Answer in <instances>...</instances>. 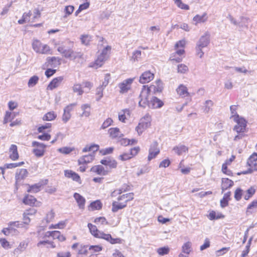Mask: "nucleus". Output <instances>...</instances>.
<instances>
[{"mask_svg":"<svg viewBox=\"0 0 257 257\" xmlns=\"http://www.w3.org/2000/svg\"><path fill=\"white\" fill-rule=\"evenodd\" d=\"M73 42L67 40L61 44H58L57 50L66 58L73 60L77 58H82L83 53L80 52L74 51L73 50Z\"/></svg>","mask_w":257,"mask_h":257,"instance_id":"f257e3e1","label":"nucleus"},{"mask_svg":"<svg viewBox=\"0 0 257 257\" xmlns=\"http://www.w3.org/2000/svg\"><path fill=\"white\" fill-rule=\"evenodd\" d=\"M87 226L91 233L95 237L104 239L111 244L121 242V240L120 238H112L110 234H106L98 230L95 225L90 223H89Z\"/></svg>","mask_w":257,"mask_h":257,"instance_id":"f03ea898","label":"nucleus"},{"mask_svg":"<svg viewBox=\"0 0 257 257\" xmlns=\"http://www.w3.org/2000/svg\"><path fill=\"white\" fill-rule=\"evenodd\" d=\"M150 92L148 91L146 85H144L139 96V105L140 106L145 108L149 107L150 104L149 96Z\"/></svg>","mask_w":257,"mask_h":257,"instance_id":"7ed1b4c3","label":"nucleus"},{"mask_svg":"<svg viewBox=\"0 0 257 257\" xmlns=\"http://www.w3.org/2000/svg\"><path fill=\"white\" fill-rule=\"evenodd\" d=\"M150 125L151 117L149 115H146L140 120L138 125L136 127V130L139 135H140L145 130L148 128Z\"/></svg>","mask_w":257,"mask_h":257,"instance_id":"20e7f679","label":"nucleus"},{"mask_svg":"<svg viewBox=\"0 0 257 257\" xmlns=\"http://www.w3.org/2000/svg\"><path fill=\"white\" fill-rule=\"evenodd\" d=\"M32 146L37 147V148H35L33 150V152L35 156L38 157H40L44 155L45 149L46 148L45 145L36 141H34L32 142Z\"/></svg>","mask_w":257,"mask_h":257,"instance_id":"39448f33","label":"nucleus"},{"mask_svg":"<svg viewBox=\"0 0 257 257\" xmlns=\"http://www.w3.org/2000/svg\"><path fill=\"white\" fill-rule=\"evenodd\" d=\"M28 175V172L25 169L17 170L15 175L16 185L19 186L22 181L25 179Z\"/></svg>","mask_w":257,"mask_h":257,"instance_id":"423d86ee","label":"nucleus"},{"mask_svg":"<svg viewBox=\"0 0 257 257\" xmlns=\"http://www.w3.org/2000/svg\"><path fill=\"white\" fill-rule=\"evenodd\" d=\"M135 78H128L124 80L121 83L118 84L120 88L119 92L124 93L127 92L131 89V84H132Z\"/></svg>","mask_w":257,"mask_h":257,"instance_id":"0eeeda50","label":"nucleus"},{"mask_svg":"<svg viewBox=\"0 0 257 257\" xmlns=\"http://www.w3.org/2000/svg\"><path fill=\"white\" fill-rule=\"evenodd\" d=\"M210 34L208 32H206L202 36L196 43V45L202 48H205L208 46L210 43Z\"/></svg>","mask_w":257,"mask_h":257,"instance_id":"6e6552de","label":"nucleus"},{"mask_svg":"<svg viewBox=\"0 0 257 257\" xmlns=\"http://www.w3.org/2000/svg\"><path fill=\"white\" fill-rule=\"evenodd\" d=\"M158 144L157 142H154L151 145L149 149V154L148 159L150 161L159 153L160 150L158 148Z\"/></svg>","mask_w":257,"mask_h":257,"instance_id":"1a4fd4ad","label":"nucleus"},{"mask_svg":"<svg viewBox=\"0 0 257 257\" xmlns=\"http://www.w3.org/2000/svg\"><path fill=\"white\" fill-rule=\"evenodd\" d=\"M154 74L150 71L144 72L140 76L139 81L142 84L148 83L153 79Z\"/></svg>","mask_w":257,"mask_h":257,"instance_id":"9d476101","label":"nucleus"},{"mask_svg":"<svg viewBox=\"0 0 257 257\" xmlns=\"http://www.w3.org/2000/svg\"><path fill=\"white\" fill-rule=\"evenodd\" d=\"M164 105L163 102L156 97H152L150 100L149 107L151 108H160Z\"/></svg>","mask_w":257,"mask_h":257,"instance_id":"9b49d317","label":"nucleus"},{"mask_svg":"<svg viewBox=\"0 0 257 257\" xmlns=\"http://www.w3.org/2000/svg\"><path fill=\"white\" fill-rule=\"evenodd\" d=\"M147 88L150 92H152L154 93L161 92L163 88V83L161 81L158 80L156 82V85H151Z\"/></svg>","mask_w":257,"mask_h":257,"instance_id":"f8f14e48","label":"nucleus"},{"mask_svg":"<svg viewBox=\"0 0 257 257\" xmlns=\"http://www.w3.org/2000/svg\"><path fill=\"white\" fill-rule=\"evenodd\" d=\"M176 91L177 94L182 98L190 96L187 87L183 84H180L176 89Z\"/></svg>","mask_w":257,"mask_h":257,"instance_id":"ddd939ff","label":"nucleus"},{"mask_svg":"<svg viewBox=\"0 0 257 257\" xmlns=\"http://www.w3.org/2000/svg\"><path fill=\"white\" fill-rule=\"evenodd\" d=\"M23 201L24 204L30 206L35 205L38 206L39 205L38 204V203H37L36 199L34 196L28 194L25 196Z\"/></svg>","mask_w":257,"mask_h":257,"instance_id":"4468645a","label":"nucleus"},{"mask_svg":"<svg viewBox=\"0 0 257 257\" xmlns=\"http://www.w3.org/2000/svg\"><path fill=\"white\" fill-rule=\"evenodd\" d=\"M65 177L68 178H72L73 180L78 182L81 184V179L80 176L75 172L71 170H65L64 172Z\"/></svg>","mask_w":257,"mask_h":257,"instance_id":"2eb2a0df","label":"nucleus"},{"mask_svg":"<svg viewBox=\"0 0 257 257\" xmlns=\"http://www.w3.org/2000/svg\"><path fill=\"white\" fill-rule=\"evenodd\" d=\"M94 158L93 154H89L80 157L78 160L79 165L87 164L92 162Z\"/></svg>","mask_w":257,"mask_h":257,"instance_id":"dca6fc26","label":"nucleus"},{"mask_svg":"<svg viewBox=\"0 0 257 257\" xmlns=\"http://www.w3.org/2000/svg\"><path fill=\"white\" fill-rule=\"evenodd\" d=\"M73 197L76 201L79 208L83 209L85 203V198L77 193H75L73 195Z\"/></svg>","mask_w":257,"mask_h":257,"instance_id":"f3484780","label":"nucleus"},{"mask_svg":"<svg viewBox=\"0 0 257 257\" xmlns=\"http://www.w3.org/2000/svg\"><path fill=\"white\" fill-rule=\"evenodd\" d=\"M10 158L13 161H15L19 158V154L17 150V146L15 145H12L10 150Z\"/></svg>","mask_w":257,"mask_h":257,"instance_id":"a211bd4d","label":"nucleus"},{"mask_svg":"<svg viewBox=\"0 0 257 257\" xmlns=\"http://www.w3.org/2000/svg\"><path fill=\"white\" fill-rule=\"evenodd\" d=\"M208 17L206 13H204L202 15H197L193 19L194 24L197 25L198 23H204L207 20Z\"/></svg>","mask_w":257,"mask_h":257,"instance_id":"6ab92c4d","label":"nucleus"},{"mask_svg":"<svg viewBox=\"0 0 257 257\" xmlns=\"http://www.w3.org/2000/svg\"><path fill=\"white\" fill-rule=\"evenodd\" d=\"M110 137L112 138H119L123 136L122 134L120 132L117 127L109 128L108 131Z\"/></svg>","mask_w":257,"mask_h":257,"instance_id":"aec40b11","label":"nucleus"},{"mask_svg":"<svg viewBox=\"0 0 257 257\" xmlns=\"http://www.w3.org/2000/svg\"><path fill=\"white\" fill-rule=\"evenodd\" d=\"M63 79V78L62 76H60L53 79V80L49 84L48 87L51 90L57 87L60 84Z\"/></svg>","mask_w":257,"mask_h":257,"instance_id":"412c9836","label":"nucleus"},{"mask_svg":"<svg viewBox=\"0 0 257 257\" xmlns=\"http://www.w3.org/2000/svg\"><path fill=\"white\" fill-rule=\"evenodd\" d=\"M90 171L96 173L100 175H106L107 174L106 171L104 170L103 167L101 165H96L92 167L90 169Z\"/></svg>","mask_w":257,"mask_h":257,"instance_id":"4be33fe9","label":"nucleus"},{"mask_svg":"<svg viewBox=\"0 0 257 257\" xmlns=\"http://www.w3.org/2000/svg\"><path fill=\"white\" fill-rule=\"evenodd\" d=\"M134 198V194L133 193H128L125 194H123L119 197H118V201H122L124 204H126V203L133 200Z\"/></svg>","mask_w":257,"mask_h":257,"instance_id":"5701e85b","label":"nucleus"},{"mask_svg":"<svg viewBox=\"0 0 257 257\" xmlns=\"http://www.w3.org/2000/svg\"><path fill=\"white\" fill-rule=\"evenodd\" d=\"M233 184V182L227 178H223L222 180L221 189L222 192L225 190L231 187Z\"/></svg>","mask_w":257,"mask_h":257,"instance_id":"b1692460","label":"nucleus"},{"mask_svg":"<svg viewBox=\"0 0 257 257\" xmlns=\"http://www.w3.org/2000/svg\"><path fill=\"white\" fill-rule=\"evenodd\" d=\"M107 59L104 57V56L99 55L94 63L93 65L91 66L92 67L95 68V69H97L98 68L102 66L103 64L105 61H106Z\"/></svg>","mask_w":257,"mask_h":257,"instance_id":"393cba45","label":"nucleus"},{"mask_svg":"<svg viewBox=\"0 0 257 257\" xmlns=\"http://www.w3.org/2000/svg\"><path fill=\"white\" fill-rule=\"evenodd\" d=\"M28 246V242L26 241L21 242L18 247L14 250V254L19 255L21 252L24 251Z\"/></svg>","mask_w":257,"mask_h":257,"instance_id":"a878e982","label":"nucleus"},{"mask_svg":"<svg viewBox=\"0 0 257 257\" xmlns=\"http://www.w3.org/2000/svg\"><path fill=\"white\" fill-rule=\"evenodd\" d=\"M188 148L185 145H180L174 147L173 151L178 155H181L183 153L187 152Z\"/></svg>","mask_w":257,"mask_h":257,"instance_id":"bb28decb","label":"nucleus"},{"mask_svg":"<svg viewBox=\"0 0 257 257\" xmlns=\"http://www.w3.org/2000/svg\"><path fill=\"white\" fill-rule=\"evenodd\" d=\"M126 206V204H124L122 202L118 203L116 201H114L112 204V211L113 212H117L118 210L124 208Z\"/></svg>","mask_w":257,"mask_h":257,"instance_id":"cd10ccee","label":"nucleus"},{"mask_svg":"<svg viewBox=\"0 0 257 257\" xmlns=\"http://www.w3.org/2000/svg\"><path fill=\"white\" fill-rule=\"evenodd\" d=\"M72 89L73 92L74 93H77L78 95H81L84 93L81 85L79 83L74 84Z\"/></svg>","mask_w":257,"mask_h":257,"instance_id":"c85d7f7f","label":"nucleus"},{"mask_svg":"<svg viewBox=\"0 0 257 257\" xmlns=\"http://www.w3.org/2000/svg\"><path fill=\"white\" fill-rule=\"evenodd\" d=\"M59 60L60 59L58 57H48L47 62L48 63V65L51 67L56 66V65H59L60 64Z\"/></svg>","mask_w":257,"mask_h":257,"instance_id":"c756f323","label":"nucleus"},{"mask_svg":"<svg viewBox=\"0 0 257 257\" xmlns=\"http://www.w3.org/2000/svg\"><path fill=\"white\" fill-rule=\"evenodd\" d=\"M38 246L40 247L41 246H44L47 248H55V245L54 244V243L52 241H40L38 243Z\"/></svg>","mask_w":257,"mask_h":257,"instance_id":"7c9ffc66","label":"nucleus"},{"mask_svg":"<svg viewBox=\"0 0 257 257\" xmlns=\"http://www.w3.org/2000/svg\"><path fill=\"white\" fill-rule=\"evenodd\" d=\"M89 246L88 245H80L78 250H76L78 254L80 255H87V252L89 251Z\"/></svg>","mask_w":257,"mask_h":257,"instance_id":"2f4dec72","label":"nucleus"},{"mask_svg":"<svg viewBox=\"0 0 257 257\" xmlns=\"http://www.w3.org/2000/svg\"><path fill=\"white\" fill-rule=\"evenodd\" d=\"M233 119L235 122H236V125L241 126L242 127H246V121L243 118L239 117L238 115H235Z\"/></svg>","mask_w":257,"mask_h":257,"instance_id":"473e14b6","label":"nucleus"},{"mask_svg":"<svg viewBox=\"0 0 257 257\" xmlns=\"http://www.w3.org/2000/svg\"><path fill=\"white\" fill-rule=\"evenodd\" d=\"M192 243L188 241L185 243L182 246V252L186 254H189L191 251Z\"/></svg>","mask_w":257,"mask_h":257,"instance_id":"72a5a7b5","label":"nucleus"},{"mask_svg":"<svg viewBox=\"0 0 257 257\" xmlns=\"http://www.w3.org/2000/svg\"><path fill=\"white\" fill-rule=\"evenodd\" d=\"M57 116V115L54 113V111H50L47 113L43 117L44 120L51 121L54 120Z\"/></svg>","mask_w":257,"mask_h":257,"instance_id":"f704fd0d","label":"nucleus"},{"mask_svg":"<svg viewBox=\"0 0 257 257\" xmlns=\"http://www.w3.org/2000/svg\"><path fill=\"white\" fill-rule=\"evenodd\" d=\"M89 251L91 253L90 255H94L95 253L102 250V247L99 245H90L89 246Z\"/></svg>","mask_w":257,"mask_h":257,"instance_id":"c9c22d12","label":"nucleus"},{"mask_svg":"<svg viewBox=\"0 0 257 257\" xmlns=\"http://www.w3.org/2000/svg\"><path fill=\"white\" fill-rule=\"evenodd\" d=\"M39 77L38 76H36V75H34L32 77H31L29 81H28V85L29 87H34V86H35L38 81H39Z\"/></svg>","mask_w":257,"mask_h":257,"instance_id":"e433bc0d","label":"nucleus"},{"mask_svg":"<svg viewBox=\"0 0 257 257\" xmlns=\"http://www.w3.org/2000/svg\"><path fill=\"white\" fill-rule=\"evenodd\" d=\"M43 44L41 42L38 40H34L32 43V47L34 50L38 53V51H40V49L42 47Z\"/></svg>","mask_w":257,"mask_h":257,"instance_id":"4c0bfd02","label":"nucleus"},{"mask_svg":"<svg viewBox=\"0 0 257 257\" xmlns=\"http://www.w3.org/2000/svg\"><path fill=\"white\" fill-rule=\"evenodd\" d=\"M208 217L210 220H212L220 218H223L224 217V216L221 214H218L217 215H216L215 212L214 211H212L208 214Z\"/></svg>","mask_w":257,"mask_h":257,"instance_id":"58836bf2","label":"nucleus"},{"mask_svg":"<svg viewBox=\"0 0 257 257\" xmlns=\"http://www.w3.org/2000/svg\"><path fill=\"white\" fill-rule=\"evenodd\" d=\"M41 186V184H35L29 187V188L28 190V192L32 193H37L40 190V188Z\"/></svg>","mask_w":257,"mask_h":257,"instance_id":"ea45409f","label":"nucleus"},{"mask_svg":"<svg viewBox=\"0 0 257 257\" xmlns=\"http://www.w3.org/2000/svg\"><path fill=\"white\" fill-rule=\"evenodd\" d=\"M213 105V102L211 100H207L205 102L204 112L205 113H208L211 109V107Z\"/></svg>","mask_w":257,"mask_h":257,"instance_id":"a19ab883","label":"nucleus"},{"mask_svg":"<svg viewBox=\"0 0 257 257\" xmlns=\"http://www.w3.org/2000/svg\"><path fill=\"white\" fill-rule=\"evenodd\" d=\"M3 233L6 235H9L11 234H15L17 232L16 229L13 228L12 226H10L8 228H5L2 230Z\"/></svg>","mask_w":257,"mask_h":257,"instance_id":"79ce46f5","label":"nucleus"},{"mask_svg":"<svg viewBox=\"0 0 257 257\" xmlns=\"http://www.w3.org/2000/svg\"><path fill=\"white\" fill-rule=\"evenodd\" d=\"M128 187H129V186H124V187H122L120 189L115 190L113 192H112L111 195L112 197H115L117 195L120 194L123 192H124V191H126L129 190L128 188Z\"/></svg>","mask_w":257,"mask_h":257,"instance_id":"37998d69","label":"nucleus"},{"mask_svg":"<svg viewBox=\"0 0 257 257\" xmlns=\"http://www.w3.org/2000/svg\"><path fill=\"white\" fill-rule=\"evenodd\" d=\"M255 190L251 187L246 190V194L244 196V199L246 200H248L255 193Z\"/></svg>","mask_w":257,"mask_h":257,"instance_id":"c03bdc74","label":"nucleus"},{"mask_svg":"<svg viewBox=\"0 0 257 257\" xmlns=\"http://www.w3.org/2000/svg\"><path fill=\"white\" fill-rule=\"evenodd\" d=\"M91 39V37L88 35H83L81 36L80 39L82 44L87 45L89 44Z\"/></svg>","mask_w":257,"mask_h":257,"instance_id":"a18cd8bd","label":"nucleus"},{"mask_svg":"<svg viewBox=\"0 0 257 257\" xmlns=\"http://www.w3.org/2000/svg\"><path fill=\"white\" fill-rule=\"evenodd\" d=\"M38 53L43 54H50V49L49 46L46 44L43 45L40 49V51H38Z\"/></svg>","mask_w":257,"mask_h":257,"instance_id":"49530a36","label":"nucleus"},{"mask_svg":"<svg viewBox=\"0 0 257 257\" xmlns=\"http://www.w3.org/2000/svg\"><path fill=\"white\" fill-rule=\"evenodd\" d=\"M256 160H257V153H254L248 158L247 162V164L250 167L253 165L254 162H255Z\"/></svg>","mask_w":257,"mask_h":257,"instance_id":"de8ad7c7","label":"nucleus"},{"mask_svg":"<svg viewBox=\"0 0 257 257\" xmlns=\"http://www.w3.org/2000/svg\"><path fill=\"white\" fill-rule=\"evenodd\" d=\"M104 87L102 86V85L101 86H99V87H98L96 89V95L97 96H98V97H97L96 98V100L97 101H99L101 97H102L103 96V90L104 89Z\"/></svg>","mask_w":257,"mask_h":257,"instance_id":"09e8293b","label":"nucleus"},{"mask_svg":"<svg viewBox=\"0 0 257 257\" xmlns=\"http://www.w3.org/2000/svg\"><path fill=\"white\" fill-rule=\"evenodd\" d=\"M24 164V162H21L19 163L7 164L5 165V168L7 169L15 168L17 167L21 166Z\"/></svg>","mask_w":257,"mask_h":257,"instance_id":"8fccbe9b","label":"nucleus"},{"mask_svg":"<svg viewBox=\"0 0 257 257\" xmlns=\"http://www.w3.org/2000/svg\"><path fill=\"white\" fill-rule=\"evenodd\" d=\"M170 248L167 246L159 248L157 249V252L160 255H164L169 253Z\"/></svg>","mask_w":257,"mask_h":257,"instance_id":"3c124183","label":"nucleus"},{"mask_svg":"<svg viewBox=\"0 0 257 257\" xmlns=\"http://www.w3.org/2000/svg\"><path fill=\"white\" fill-rule=\"evenodd\" d=\"M90 207L93 210H99L102 207V204L99 201H95L90 204Z\"/></svg>","mask_w":257,"mask_h":257,"instance_id":"603ef678","label":"nucleus"},{"mask_svg":"<svg viewBox=\"0 0 257 257\" xmlns=\"http://www.w3.org/2000/svg\"><path fill=\"white\" fill-rule=\"evenodd\" d=\"M188 71V67L183 64L178 65V72L180 73H185Z\"/></svg>","mask_w":257,"mask_h":257,"instance_id":"864d4df0","label":"nucleus"},{"mask_svg":"<svg viewBox=\"0 0 257 257\" xmlns=\"http://www.w3.org/2000/svg\"><path fill=\"white\" fill-rule=\"evenodd\" d=\"M122 112H119L118 114V119L120 121L122 122H124L126 117L125 116V114H129L130 111L128 109H125L124 110H123Z\"/></svg>","mask_w":257,"mask_h":257,"instance_id":"5fc2aeb1","label":"nucleus"},{"mask_svg":"<svg viewBox=\"0 0 257 257\" xmlns=\"http://www.w3.org/2000/svg\"><path fill=\"white\" fill-rule=\"evenodd\" d=\"M111 50V47L107 46L105 48H104L101 53H100V55L104 56L106 58H108L109 56V52Z\"/></svg>","mask_w":257,"mask_h":257,"instance_id":"6e6d98bb","label":"nucleus"},{"mask_svg":"<svg viewBox=\"0 0 257 257\" xmlns=\"http://www.w3.org/2000/svg\"><path fill=\"white\" fill-rule=\"evenodd\" d=\"M74 149L70 147H63L59 148L58 151L64 154H68L73 151Z\"/></svg>","mask_w":257,"mask_h":257,"instance_id":"4d7b16f0","label":"nucleus"},{"mask_svg":"<svg viewBox=\"0 0 257 257\" xmlns=\"http://www.w3.org/2000/svg\"><path fill=\"white\" fill-rule=\"evenodd\" d=\"M1 245L5 249L11 248L10 243L5 238H0Z\"/></svg>","mask_w":257,"mask_h":257,"instance_id":"13d9d810","label":"nucleus"},{"mask_svg":"<svg viewBox=\"0 0 257 257\" xmlns=\"http://www.w3.org/2000/svg\"><path fill=\"white\" fill-rule=\"evenodd\" d=\"M252 239V237H250L249 238V240L248 241L247 244V245H246V247H245V249L242 251V254H241V256H242L241 257H244L248 253L249 249L250 244L251 243Z\"/></svg>","mask_w":257,"mask_h":257,"instance_id":"bf43d9fd","label":"nucleus"},{"mask_svg":"<svg viewBox=\"0 0 257 257\" xmlns=\"http://www.w3.org/2000/svg\"><path fill=\"white\" fill-rule=\"evenodd\" d=\"M141 51L140 50H136L133 53L132 59L134 60V61H138L141 58Z\"/></svg>","mask_w":257,"mask_h":257,"instance_id":"052dcab7","label":"nucleus"},{"mask_svg":"<svg viewBox=\"0 0 257 257\" xmlns=\"http://www.w3.org/2000/svg\"><path fill=\"white\" fill-rule=\"evenodd\" d=\"M94 222L96 224H98L99 223L101 224H108L107 221H106L105 218H104V217H97L95 219Z\"/></svg>","mask_w":257,"mask_h":257,"instance_id":"680f3d73","label":"nucleus"},{"mask_svg":"<svg viewBox=\"0 0 257 257\" xmlns=\"http://www.w3.org/2000/svg\"><path fill=\"white\" fill-rule=\"evenodd\" d=\"M242 190L240 188H237L234 193V198L236 200L239 201L241 199L242 196Z\"/></svg>","mask_w":257,"mask_h":257,"instance_id":"e2e57ef3","label":"nucleus"},{"mask_svg":"<svg viewBox=\"0 0 257 257\" xmlns=\"http://www.w3.org/2000/svg\"><path fill=\"white\" fill-rule=\"evenodd\" d=\"M71 115L70 113L66 112L64 110L63 114L62 115V120L64 123L67 122L71 118Z\"/></svg>","mask_w":257,"mask_h":257,"instance_id":"0e129e2a","label":"nucleus"},{"mask_svg":"<svg viewBox=\"0 0 257 257\" xmlns=\"http://www.w3.org/2000/svg\"><path fill=\"white\" fill-rule=\"evenodd\" d=\"M119 159L123 161H126V160H127L131 158H132V155H131V154L130 153H124L122 155H120L119 156Z\"/></svg>","mask_w":257,"mask_h":257,"instance_id":"69168bd1","label":"nucleus"},{"mask_svg":"<svg viewBox=\"0 0 257 257\" xmlns=\"http://www.w3.org/2000/svg\"><path fill=\"white\" fill-rule=\"evenodd\" d=\"M113 122L112 119L110 118H108L106 119L103 123L101 128L104 129L108 127L109 125H111L112 122Z\"/></svg>","mask_w":257,"mask_h":257,"instance_id":"338daca9","label":"nucleus"},{"mask_svg":"<svg viewBox=\"0 0 257 257\" xmlns=\"http://www.w3.org/2000/svg\"><path fill=\"white\" fill-rule=\"evenodd\" d=\"M201 47H199L198 46H196V53L197 56H198L199 58H201L203 57L204 55V52L202 51V49Z\"/></svg>","mask_w":257,"mask_h":257,"instance_id":"774afa93","label":"nucleus"}]
</instances>
